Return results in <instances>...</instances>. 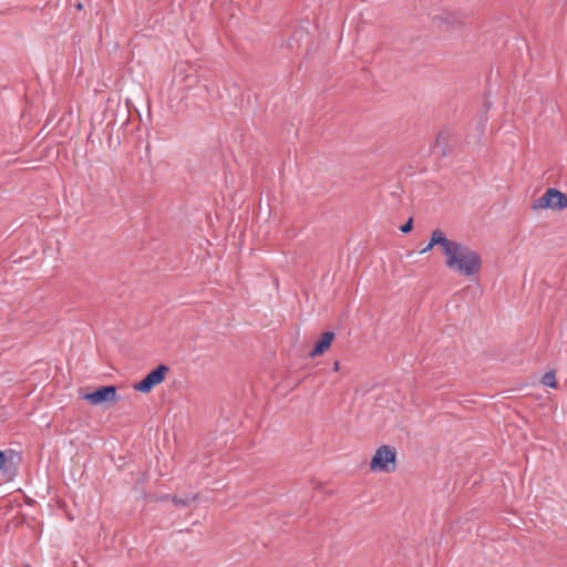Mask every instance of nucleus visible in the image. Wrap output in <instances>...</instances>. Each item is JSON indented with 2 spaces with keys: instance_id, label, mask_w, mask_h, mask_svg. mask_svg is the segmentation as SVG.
Here are the masks:
<instances>
[{
  "instance_id": "nucleus-8",
  "label": "nucleus",
  "mask_w": 567,
  "mask_h": 567,
  "mask_svg": "<svg viewBox=\"0 0 567 567\" xmlns=\"http://www.w3.org/2000/svg\"><path fill=\"white\" fill-rule=\"evenodd\" d=\"M12 476L13 471L11 470V465L8 463L4 453L0 451V478L3 481H9Z\"/></svg>"
},
{
  "instance_id": "nucleus-1",
  "label": "nucleus",
  "mask_w": 567,
  "mask_h": 567,
  "mask_svg": "<svg viewBox=\"0 0 567 567\" xmlns=\"http://www.w3.org/2000/svg\"><path fill=\"white\" fill-rule=\"evenodd\" d=\"M444 256L446 267L464 277H472L481 271V255L462 243L451 240Z\"/></svg>"
},
{
  "instance_id": "nucleus-13",
  "label": "nucleus",
  "mask_w": 567,
  "mask_h": 567,
  "mask_svg": "<svg viewBox=\"0 0 567 567\" xmlns=\"http://www.w3.org/2000/svg\"><path fill=\"white\" fill-rule=\"evenodd\" d=\"M76 8H78L79 10H81V9L83 8V7H82V3H79V4L76 6Z\"/></svg>"
},
{
  "instance_id": "nucleus-3",
  "label": "nucleus",
  "mask_w": 567,
  "mask_h": 567,
  "mask_svg": "<svg viewBox=\"0 0 567 567\" xmlns=\"http://www.w3.org/2000/svg\"><path fill=\"white\" fill-rule=\"evenodd\" d=\"M534 210L553 209L563 210L567 208V196L556 188H548L543 196L533 202Z\"/></svg>"
},
{
  "instance_id": "nucleus-7",
  "label": "nucleus",
  "mask_w": 567,
  "mask_h": 567,
  "mask_svg": "<svg viewBox=\"0 0 567 567\" xmlns=\"http://www.w3.org/2000/svg\"><path fill=\"white\" fill-rule=\"evenodd\" d=\"M334 339V333L331 331L323 332L320 339L316 342L310 352V357L315 358L326 352Z\"/></svg>"
},
{
  "instance_id": "nucleus-5",
  "label": "nucleus",
  "mask_w": 567,
  "mask_h": 567,
  "mask_svg": "<svg viewBox=\"0 0 567 567\" xmlns=\"http://www.w3.org/2000/svg\"><path fill=\"white\" fill-rule=\"evenodd\" d=\"M117 389L115 385L101 386L97 390L86 393L83 399L90 402L92 405H99L102 403H115L117 401Z\"/></svg>"
},
{
  "instance_id": "nucleus-6",
  "label": "nucleus",
  "mask_w": 567,
  "mask_h": 567,
  "mask_svg": "<svg viewBox=\"0 0 567 567\" xmlns=\"http://www.w3.org/2000/svg\"><path fill=\"white\" fill-rule=\"evenodd\" d=\"M451 239L445 234L436 228L432 231L429 244L421 250L422 254L430 251L434 246H440L443 254H445Z\"/></svg>"
},
{
  "instance_id": "nucleus-10",
  "label": "nucleus",
  "mask_w": 567,
  "mask_h": 567,
  "mask_svg": "<svg viewBox=\"0 0 567 567\" xmlns=\"http://www.w3.org/2000/svg\"><path fill=\"white\" fill-rule=\"evenodd\" d=\"M412 225H413V219L410 218L404 225L401 226L400 229L402 233H409L412 229Z\"/></svg>"
},
{
  "instance_id": "nucleus-9",
  "label": "nucleus",
  "mask_w": 567,
  "mask_h": 567,
  "mask_svg": "<svg viewBox=\"0 0 567 567\" xmlns=\"http://www.w3.org/2000/svg\"><path fill=\"white\" fill-rule=\"evenodd\" d=\"M542 383L545 386H548V388H551V389H556L557 388V381H556L555 373L553 371L546 372L543 375V378H542Z\"/></svg>"
},
{
  "instance_id": "nucleus-12",
  "label": "nucleus",
  "mask_w": 567,
  "mask_h": 567,
  "mask_svg": "<svg viewBox=\"0 0 567 567\" xmlns=\"http://www.w3.org/2000/svg\"><path fill=\"white\" fill-rule=\"evenodd\" d=\"M339 369H340V362H339V361H336V362L333 363V371H339Z\"/></svg>"
},
{
  "instance_id": "nucleus-4",
  "label": "nucleus",
  "mask_w": 567,
  "mask_h": 567,
  "mask_svg": "<svg viewBox=\"0 0 567 567\" xmlns=\"http://www.w3.org/2000/svg\"><path fill=\"white\" fill-rule=\"evenodd\" d=\"M169 368L165 364H159L156 369L151 371L146 377L138 383L134 384V390L148 393L152 391L154 386L162 383L168 373Z\"/></svg>"
},
{
  "instance_id": "nucleus-2",
  "label": "nucleus",
  "mask_w": 567,
  "mask_h": 567,
  "mask_svg": "<svg viewBox=\"0 0 567 567\" xmlns=\"http://www.w3.org/2000/svg\"><path fill=\"white\" fill-rule=\"evenodd\" d=\"M396 467V450L390 445H381L377 449L371 462L372 472L391 473Z\"/></svg>"
},
{
  "instance_id": "nucleus-11",
  "label": "nucleus",
  "mask_w": 567,
  "mask_h": 567,
  "mask_svg": "<svg viewBox=\"0 0 567 567\" xmlns=\"http://www.w3.org/2000/svg\"><path fill=\"white\" fill-rule=\"evenodd\" d=\"M173 502L178 506H186L187 502L177 497H173Z\"/></svg>"
}]
</instances>
